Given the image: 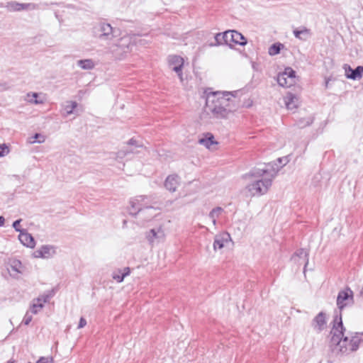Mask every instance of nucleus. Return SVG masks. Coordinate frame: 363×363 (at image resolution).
<instances>
[{
	"label": "nucleus",
	"mask_w": 363,
	"mask_h": 363,
	"mask_svg": "<svg viewBox=\"0 0 363 363\" xmlns=\"http://www.w3.org/2000/svg\"><path fill=\"white\" fill-rule=\"evenodd\" d=\"M280 167L278 164H268L264 169H258L251 172L252 182L245 189L251 196L265 194L272 186V180L277 176Z\"/></svg>",
	"instance_id": "f257e3e1"
},
{
	"label": "nucleus",
	"mask_w": 363,
	"mask_h": 363,
	"mask_svg": "<svg viewBox=\"0 0 363 363\" xmlns=\"http://www.w3.org/2000/svg\"><path fill=\"white\" fill-rule=\"evenodd\" d=\"M229 92H211L206 99L205 112L212 118L224 119L233 111Z\"/></svg>",
	"instance_id": "f03ea898"
},
{
	"label": "nucleus",
	"mask_w": 363,
	"mask_h": 363,
	"mask_svg": "<svg viewBox=\"0 0 363 363\" xmlns=\"http://www.w3.org/2000/svg\"><path fill=\"white\" fill-rule=\"evenodd\" d=\"M345 330L341 316H336L334 320V325L331 330V333L333 334L331 342L337 345L336 350L342 354L356 351L361 342V339L359 336H352L350 338V347L348 348L347 346L348 337L344 336Z\"/></svg>",
	"instance_id": "7ed1b4c3"
},
{
	"label": "nucleus",
	"mask_w": 363,
	"mask_h": 363,
	"mask_svg": "<svg viewBox=\"0 0 363 363\" xmlns=\"http://www.w3.org/2000/svg\"><path fill=\"white\" fill-rule=\"evenodd\" d=\"M130 38L124 36L117 40L116 43L108 47V51L114 55L116 58L121 57L124 54L130 51Z\"/></svg>",
	"instance_id": "20e7f679"
},
{
	"label": "nucleus",
	"mask_w": 363,
	"mask_h": 363,
	"mask_svg": "<svg viewBox=\"0 0 363 363\" xmlns=\"http://www.w3.org/2000/svg\"><path fill=\"white\" fill-rule=\"evenodd\" d=\"M130 213L132 215H136L142 211L143 208H151L150 199L145 196H136L130 201Z\"/></svg>",
	"instance_id": "39448f33"
},
{
	"label": "nucleus",
	"mask_w": 363,
	"mask_h": 363,
	"mask_svg": "<svg viewBox=\"0 0 363 363\" xmlns=\"http://www.w3.org/2000/svg\"><path fill=\"white\" fill-rule=\"evenodd\" d=\"M97 30L99 32L98 38L101 40H110L116 36V29L113 28L109 23H101Z\"/></svg>",
	"instance_id": "423d86ee"
},
{
	"label": "nucleus",
	"mask_w": 363,
	"mask_h": 363,
	"mask_svg": "<svg viewBox=\"0 0 363 363\" xmlns=\"http://www.w3.org/2000/svg\"><path fill=\"white\" fill-rule=\"evenodd\" d=\"M353 299V292L350 288L340 291L337 297V305L342 310Z\"/></svg>",
	"instance_id": "0eeeda50"
},
{
	"label": "nucleus",
	"mask_w": 363,
	"mask_h": 363,
	"mask_svg": "<svg viewBox=\"0 0 363 363\" xmlns=\"http://www.w3.org/2000/svg\"><path fill=\"white\" fill-rule=\"evenodd\" d=\"M168 61L171 69L177 74L181 82H182V67L184 65L183 58L178 55H171L169 57Z\"/></svg>",
	"instance_id": "6e6552de"
},
{
	"label": "nucleus",
	"mask_w": 363,
	"mask_h": 363,
	"mask_svg": "<svg viewBox=\"0 0 363 363\" xmlns=\"http://www.w3.org/2000/svg\"><path fill=\"white\" fill-rule=\"evenodd\" d=\"M56 253L55 249L52 245H43L33 252L35 258L49 259Z\"/></svg>",
	"instance_id": "1a4fd4ad"
},
{
	"label": "nucleus",
	"mask_w": 363,
	"mask_h": 363,
	"mask_svg": "<svg viewBox=\"0 0 363 363\" xmlns=\"http://www.w3.org/2000/svg\"><path fill=\"white\" fill-rule=\"evenodd\" d=\"M18 239L23 245L28 247L33 248L35 247V242L34 238L26 230L20 231Z\"/></svg>",
	"instance_id": "9d476101"
},
{
	"label": "nucleus",
	"mask_w": 363,
	"mask_h": 363,
	"mask_svg": "<svg viewBox=\"0 0 363 363\" xmlns=\"http://www.w3.org/2000/svg\"><path fill=\"white\" fill-rule=\"evenodd\" d=\"M199 143L209 150H213V146L218 144L214 140V136L211 133H207L204 138L199 139Z\"/></svg>",
	"instance_id": "9b49d317"
},
{
	"label": "nucleus",
	"mask_w": 363,
	"mask_h": 363,
	"mask_svg": "<svg viewBox=\"0 0 363 363\" xmlns=\"http://www.w3.org/2000/svg\"><path fill=\"white\" fill-rule=\"evenodd\" d=\"M179 185V177L177 175H169L165 180L164 186L170 191H175Z\"/></svg>",
	"instance_id": "f8f14e48"
},
{
	"label": "nucleus",
	"mask_w": 363,
	"mask_h": 363,
	"mask_svg": "<svg viewBox=\"0 0 363 363\" xmlns=\"http://www.w3.org/2000/svg\"><path fill=\"white\" fill-rule=\"evenodd\" d=\"M346 72V77L348 79H360L363 74V67L358 66L354 69H351L350 67H348V71L347 69H345Z\"/></svg>",
	"instance_id": "ddd939ff"
},
{
	"label": "nucleus",
	"mask_w": 363,
	"mask_h": 363,
	"mask_svg": "<svg viewBox=\"0 0 363 363\" xmlns=\"http://www.w3.org/2000/svg\"><path fill=\"white\" fill-rule=\"evenodd\" d=\"M325 323V315L324 313L320 312L314 318L312 324L315 330L320 331Z\"/></svg>",
	"instance_id": "4468645a"
},
{
	"label": "nucleus",
	"mask_w": 363,
	"mask_h": 363,
	"mask_svg": "<svg viewBox=\"0 0 363 363\" xmlns=\"http://www.w3.org/2000/svg\"><path fill=\"white\" fill-rule=\"evenodd\" d=\"M229 234L216 235L213 242L214 250H220L224 247V243L228 241Z\"/></svg>",
	"instance_id": "2eb2a0df"
},
{
	"label": "nucleus",
	"mask_w": 363,
	"mask_h": 363,
	"mask_svg": "<svg viewBox=\"0 0 363 363\" xmlns=\"http://www.w3.org/2000/svg\"><path fill=\"white\" fill-rule=\"evenodd\" d=\"M287 109L294 110L297 107L298 99L293 94L289 93L284 98Z\"/></svg>",
	"instance_id": "dca6fc26"
},
{
	"label": "nucleus",
	"mask_w": 363,
	"mask_h": 363,
	"mask_svg": "<svg viewBox=\"0 0 363 363\" xmlns=\"http://www.w3.org/2000/svg\"><path fill=\"white\" fill-rule=\"evenodd\" d=\"M164 236V231L161 229V228H159L157 230L152 229L147 235V239L150 242H153L155 240L162 239Z\"/></svg>",
	"instance_id": "f3484780"
},
{
	"label": "nucleus",
	"mask_w": 363,
	"mask_h": 363,
	"mask_svg": "<svg viewBox=\"0 0 363 363\" xmlns=\"http://www.w3.org/2000/svg\"><path fill=\"white\" fill-rule=\"evenodd\" d=\"M294 34L296 38L301 40H306L308 38L311 37V31L309 29L303 27L301 29H295L294 30Z\"/></svg>",
	"instance_id": "a211bd4d"
},
{
	"label": "nucleus",
	"mask_w": 363,
	"mask_h": 363,
	"mask_svg": "<svg viewBox=\"0 0 363 363\" xmlns=\"http://www.w3.org/2000/svg\"><path fill=\"white\" fill-rule=\"evenodd\" d=\"M277 82L279 86L283 87H290L294 84V82L292 79H288L287 76L284 74L283 73H280L277 76Z\"/></svg>",
	"instance_id": "6ab92c4d"
},
{
	"label": "nucleus",
	"mask_w": 363,
	"mask_h": 363,
	"mask_svg": "<svg viewBox=\"0 0 363 363\" xmlns=\"http://www.w3.org/2000/svg\"><path fill=\"white\" fill-rule=\"evenodd\" d=\"M77 64L82 69L90 70L92 69L95 64L91 59L79 60L77 62Z\"/></svg>",
	"instance_id": "aec40b11"
},
{
	"label": "nucleus",
	"mask_w": 363,
	"mask_h": 363,
	"mask_svg": "<svg viewBox=\"0 0 363 363\" xmlns=\"http://www.w3.org/2000/svg\"><path fill=\"white\" fill-rule=\"evenodd\" d=\"M308 252L304 250V249H299L298 250L294 257H293V259L296 261V258L298 257L299 259H303V262H304V264H305V267L308 264ZM297 262H298V260H297Z\"/></svg>",
	"instance_id": "412c9836"
},
{
	"label": "nucleus",
	"mask_w": 363,
	"mask_h": 363,
	"mask_svg": "<svg viewBox=\"0 0 363 363\" xmlns=\"http://www.w3.org/2000/svg\"><path fill=\"white\" fill-rule=\"evenodd\" d=\"M38 94L35 92L28 93L26 95V100L30 104H42L44 101L42 99H38Z\"/></svg>",
	"instance_id": "4be33fe9"
},
{
	"label": "nucleus",
	"mask_w": 363,
	"mask_h": 363,
	"mask_svg": "<svg viewBox=\"0 0 363 363\" xmlns=\"http://www.w3.org/2000/svg\"><path fill=\"white\" fill-rule=\"evenodd\" d=\"M233 37L234 43L240 45H245L247 44V40L240 33L233 30Z\"/></svg>",
	"instance_id": "5701e85b"
},
{
	"label": "nucleus",
	"mask_w": 363,
	"mask_h": 363,
	"mask_svg": "<svg viewBox=\"0 0 363 363\" xmlns=\"http://www.w3.org/2000/svg\"><path fill=\"white\" fill-rule=\"evenodd\" d=\"M9 266L11 268V269L17 273H22V263L18 259H11L9 262Z\"/></svg>",
	"instance_id": "b1692460"
},
{
	"label": "nucleus",
	"mask_w": 363,
	"mask_h": 363,
	"mask_svg": "<svg viewBox=\"0 0 363 363\" xmlns=\"http://www.w3.org/2000/svg\"><path fill=\"white\" fill-rule=\"evenodd\" d=\"M284 48V45L280 43H274L269 48V55L271 56L277 55L280 52L281 50Z\"/></svg>",
	"instance_id": "393cba45"
},
{
	"label": "nucleus",
	"mask_w": 363,
	"mask_h": 363,
	"mask_svg": "<svg viewBox=\"0 0 363 363\" xmlns=\"http://www.w3.org/2000/svg\"><path fill=\"white\" fill-rule=\"evenodd\" d=\"M55 294V290L52 289L49 291H48L46 294H44L41 296H40L38 298H36V302H40L43 304L45 303H47L50 301V299L54 296Z\"/></svg>",
	"instance_id": "a878e982"
},
{
	"label": "nucleus",
	"mask_w": 363,
	"mask_h": 363,
	"mask_svg": "<svg viewBox=\"0 0 363 363\" xmlns=\"http://www.w3.org/2000/svg\"><path fill=\"white\" fill-rule=\"evenodd\" d=\"M67 104H66L64 108L66 116L72 114L74 108L77 106V103L75 101H67Z\"/></svg>",
	"instance_id": "bb28decb"
},
{
	"label": "nucleus",
	"mask_w": 363,
	"mask_h": 363,
	"mask_svg": "<svg viewBox=\"0 0 363 363\" xmlns=\"http://www.w3.org/2000/svg\"><path fill=\"white\" fill-rule=\"evenodd\" d=\"M313 121V119L312 117H308L306 118H300L299 120L297 121L296 125H298V128H303L312 124Z\"/></svg>",
	"instance_id": "cd10ccee"
},
{
	"label": "nucleus",
	"mask_w": 363,
	"mask_h": 363,
	"mask_svg": "<svg viewBox=\"0 0 363 363\" xmlns=\"http://www.w3.org/2000/svg\"><path fill=\"white\" fill-rule=\"evenodd\" d=\"M223 211V209L221 207H216L213 208L209 213V218L211 219L218 218Z\"/></svg>",
	"instance_id": "c85d7f7f"
},
{
	"label": "nucleus",
	"mask_w": 363,
	"mask_h": 363,
	"mask_svg": "<svg viewBox=\"0 0 363 363\" xmlns=\"http://www.w3.org/2000/svg\"><path fill=\"white\" fill-rule=\"evenodd\" d=\"M6 8L9 11H20V3L11 1L7 3Z\"/></svg>",
	"instance_id": "c756f323"
},
{
	"label": "nucleus",
	"mask_w": 363,
	"mask_h": 363,
	"mask_svg": "<svg viewBox=\"0 0 363 363\" xmlns=\"http://www.w3.org/2000/svg\"><path fill=\"white\" fill-rule=\"evenodd\" d=\"M282 73L286 75L288 79H292L294 83L295 82L296 72L292 68L286 67Z\"/></svg>",
	"instance_id": "7c9ffc66"
},
{
	"label": "nucleus",
	"mask_w": 363,
	"mask_h": 363,
	"mask_svg": "<svg viewBox=\"0 0 363 363\" xmlns=\"http://www.w3.org/2000/svg\"><path fill=\"white\" fill-rule=\"evenodd\" d=\"M43 308V303L40 302H36V299L33 300V303L31 306V312L33 314H36L38 311Z\"/></svg>",
	"instance_id": "2f4dec72"
},
{
	"label": "nucleus",
	"mask_w": 363,
	"mask_h": 363,
	"mask_svg": "<svg viewBox=\"0 0 363 363\" xmlns=\"http://www.w3.org/2000/svg\"><path fill=\"white\" fill-rule=\"evenodd\" d=\"M125 270H127V273H123L121 275L113 274V279H115L117 282H122L124 278L128 276L130 273L129 267L125 268Z\"/></svg>",
	"instance_id": "473e14b6"
},
{
	"label": "nucleus",
	"mask_w": 363,
	"mask_h": 363,
	"mask_svg": "<svg viewBox=\"0 0 363 363\" xmlns=\"http://www.w3.org/2000/svg\"><path fill=\"white\" fill-rule=\"evenodd\" d=\"M233 30L224 32L225 44L230 45L233 43Z\"/></svg>",
	"instance_id": "72a5a7b5"
},
{
	"label": "nucleus",
	"mask_w": 363,
	"mask_h": 363,
	"mask_svg": "<svg viewBox=\"0 0 363 363\" xmlns=\"http://www.w3.org/2000/svg\"><path fill=\"white\" fill-rule=\"evenodd\" d=\"M38 8V6L33 3L29 4H21L20 3V11L22 10H35Z\"/></svg>",
	"instance_id": "f704fd0d"
},
{
	"label": "nucleus",
	"mask_w": 363,
	"mask_h": 363,
	"mask_svg": "<svg viewBox=\"0 0 363 363\" xmlns=\"http://www.w3.org/2000/svg\"><path fill=\"white\" fill-rule=\"evenodd\" d=\"M33 138L36 140L30 141V143H33L35 142H38V143H43L45 140V137L40 133H35L33 136Z\"/></svg>",
	"instance_id": "c9c22d12"
},
{
	"label": "nucleus",
	"mask_w": 363,
	"mask_h": 363,
	"mask_svg": "<svg viewBox=\"0 0 363 363\" xmlns=\"http://www.w3.org/2000/svg\"><path fill=\"white\" fill-rule=\"evenodd\" d=\"M215 40L218 45L224 44L225 38H224V33L223 34L218 33L215 36Z\"/></svg>",
	"instance_id": "e433bc0d"
},
{
	"label": "nucleus",
	"mask_w": 363,
	"mask_h": 363,
	"mask_svg": "<svg viewBox=\"0 0 363 363\" xmlns=\"http://www.w3.org/2000/svg\"><path fill=\"white\" fill-rule=\"evenodd\" d=\"M35 363H53V359L51 357H42Z\"/></svg>",
	"instance_id": "4c0bfd02"
},
{
	"label": "nucleus",
	"mask_w": 363,
	"mask_h": 363,
	"mask_svg": "<svg viewBox=\"0 0 363 363\" xmlns=\"http://www.w3.org/2000/svg\"><path fill=\"white\" fill-rule=\"evenodd\" d=\"M9 152L8 147L5 145H0V157L4 156Z\"/></svg>",
	"instance_id": "58836bf2"
},
{
	"label": "nucleus",
	"mask_w": 363,
	"mask_h": 363,
	"mask_svg": "<svg viewBox=\"0 0 363 363\" xmlns=\"http://www.w3.org/2000/svg\"><path fill=\"white\" fill-rule=\"evenodd\" d=\"M21 219L16 220L13 223V228L18 232L20 233V231H23L24 230H21L19 228L20 223L21 222Z\"/></svg>",
	"instance_id": "ea45409f"
},
{
	"label": "nucleus",
	"mask_w": 363,
	"mask_h": 363,
	"mask_svg": "<svg viewBox=\"0 0 363 363\" xmlns=\"http://www.w3.org/2000/svg\"><path fill=\"white\" fill-rule=\"evenodd\" d=\"M277 162L284 166L289 162V160L287 157H279L277 159Z\"/></svg>",
	"instance_id": "a19ab883"
},
{
	"label": "nucleus",
	"mask_w": 363,
	"mask_h": 363,
	"mask_svg": "<svg viewBox=\"0 0 363 363\" xmlns=\"http://www.w3.org/2000/svg\"><path fill=\"white\" fill-rule=\"evenodd\" d=\"M32 320V316L27 313L23 318V323L28 325Z\"/></svg>",
	"instance_id": "79ce46f5"
},
{
	"label": "nucleus",
	"mask_w": 363,
	"mask_h": 363,
	"mask_svg": "<svg viewBox=\"0 0 363 363\" xmlns=\"http://www.w3.org/2000/svg\"><path fill=\"white\" fill-rule=\"evenodd\" d=\"M130 152H131V153H134V152H135L134 151V150H133V149H132V148H131V149H130V150H125V151H123V150L120 151V152H118V155H119V156H125V155H126L128 153H130Z\"/></svg>",
	"instance_id": "37998d69"
},
{
	"label": "nucleus",
	"mask_w": 363,
	"mask_h": 363,
	"mask_svg": "<svg viewBox=\"0 0 363 363\" xmlns=\"http://www.w3.org/2000/svg\"><path fill=\"white\" fill-rule=\"evenodd\" d=\"M86 325V320L84 318H81L78 325V328H82Z\"/></svg>",
	"instance_id": "c03bdc74"
},
{
	"label": "nucleus",
	"mask_w": 363,
	"mask_h": 363,
	"mask_svg": "<svg viewBox=\"0 0 363 363\" xmlns=\"http://www.w3.org/2000/svg\"><path fill=\"white\" fill-rule=\"evenodd\" d=\"M5 219L3 216H0V227L4 225Z\"/></svg>",
	"instance_id": "a18cd8bd"
},
{
	"label": "nucleus",
	"mask_w": 363,
	"mask_h": 363,
	"mask_svg": "<svg viewBox=\"0 0 363 363\" xmlns=\"http://www.w3.org/2000/svg\"><path fill=\"white\" fill-rule=\"evenodd\" d=\"M135 140H134L133 139H130L128 142V145H133L135 144Z\"/></svg>",
	"instance_id": "49530a36"
},
{
	"label": "nucleus",
	"mask_w": 363,
	"mask_h": 363,
	"mask_svg": "<svg viewBox=\"0 0 363 363\" xmlns=\"http://www.w3.org/2000/svg\"><path fill=\"white\" fill-rule=\"evenodd\" d=\"M347 347H350V339L348 337V342L347 344Z\"/></svg>",
	"instance_id": "de8ad7c7"
},
{
	"label": "nucleus",
	"mask_w": 363,
	"mask_h": 363,
	"mask_svg": "<svg viewBox=\"0 0 363 363\" xmlns=\"http://www.w3.org/2000/svg\"><path fill=\"white\" fill-rule=\"evenodd\" d=\"M216 219H217V218L211 219V220H212V222H213V225H216Z\"/></svg>",
	"instance_id": "09e8293b"
},
{
	"label": "nucleus",
	"mask_w": 363,
	"mask_h": 363,
	"mask_svg": "<svg viewBox=\"0 0 363 363\" xmlns=\"http://www.w3.org/2000/svg\"><path fill=\"white\" fill-rule=\"evenodd\" d=\"M7 363H13L12 361H9Z\"/></svg>",
	"instance_id": "8fccbe9b"
},
{
	"label": "nucleus",
	"mask_w": 363,
	"mask_h": 363,
	"mask_svg": "<svg viewBox=\"0 0 363 363\" xmlns=\"http://www.w3.org/2000/svg\"><path fill=\"white\" fill-rule=\"evenodd\" d=\"M252 67L254 68H257V66H255L254 65H252Z\"/></svg>",
	"instance_id": "3c124183"
},
{
	"label": "nucleus",
	"mask_w": 363,
	"mask_h": 363,
	"mask_svg": "<svg viewBox=\"0 0 363 363\" xmlns=\"http://www.w3.org/2000/svg\"><path fill=\"white\" fill-rule=\"evenodd\" d=\"M252 67L254 68H257V66H255L254 65H252Z\"/></svg>",
	"instance_id": "603ef678"
}]
</instances>
